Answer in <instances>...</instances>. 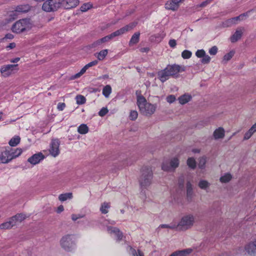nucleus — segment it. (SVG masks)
<instances>
[{"label": "nucleus", "instance_id": "nucleus-1", "mask_svg": "<svg viewBox=\"0 0 256 256\" xmlns=\"http://www.w3.org/2000/svg\"><path fill=\"white\" fill-rule=\"evenodd\" d=\"M136 104L141 114L150 116L154 113L156 104L148 102L142 96H137Z\"/></svg>", "mask_w": 256, "mask_h": 256}, {"label": "nucleus", "instance_id": "nucleus-2", "mask_svg": "<svg viewBox=\"0 0 256 256\" xmlns=\"http://www.w3.org/2000/svg\"><path fill=\"white\" fill-rule=\"evenodd\" d=\"M34 27V22L30 18H22L16 21L11 28L12 31L16 34L28 32Z\"/></svg>", "mask_w": 256, "mask_h": 256}, {"label": "nucleus", "instance_id": "nucleus-3", "mask_svg": "<svg viewBox=\"0 0 256 256\" xmlns=\"http://www.w3.org/2000/svg\"><path fill=\"white\" fill-rule=\"evenodd\" d=\"M153 173L152 168L148 166H143L140 170L138 182L142 188H146L152 183Z\"/></svg>", "mask_w": 256, "mask_h": 256}, {"label": "nucleus", "instance_id": "nucleus-4", "mask_svg": "<svg viewBox=\"0 0 256 256\" xmlns=\"http://www.w3.org/2000/svg\"><path fill=\"white\" fill-rule=\"evenodd\" d=\"M195 222V216L192 214L183 216L180 222L176 223L178 230L186 231L192 227Z\"/></svg>", "mask_w": 256, "mask_h": 256}, {"label": "nucleus", "instance_id": "nucleus-5", "mask_svg": "<svg viewBox=\"0 0 256 256\" xmlns=\"http://www.w3.org/2000/svg\"><path fill=\"white\" fill-rule=\"evenodd\" d=\"M61 248L67 252H71L76 247V240L72 234H67L64 236L60 241Z\"/></svg>", "mask_w": 256, "mask_h": 256}, {"label": "nucleus", "instance_id": "nucleus-6", "mask_svg": "<svg viewBox=\"0 0 256 256\" xmlns=\"http://www.w3.org/2000/svg\"><path fill=\"white\" fill-rule=\"evenodd\" d=\"M180 160L178 156L172 157L168 160H164L162 165V169L168 172H172L178 166Z\"/></svg>", "mask_w": 256, "mask_h": 256}, {"label": "nucleus", "instance_id": "nucleus-7", "mask_svg": "<svg viewBox=\"0 0 256 256\" xmlns=\"http://www.w3.org/2000/svg\"><path fill=\"white\" fill-rule=\"evenodd\" d=\"M62 7L61 0H48L44 2L42 9L46 12H54Z\"/></svg>", "mask_w": 256, "mask_h": 256}, {"label": "nucleus", "instance_id": "nucleus-8", "mask_svg": "<svg viewBox=\"0 0 256 256\" xmlns=\"http://www.w3.org/2000/svg\"><path fill=\"white\" fill-rule=\"evenodd\" d=\"M30 10V6L28 5H21L18 6L15 9V12H11L9 15L8 18H6L4 24H8L17 18L16 12H26Z\"/></svg>", "mask_w": 256, "mask_h": 256}, {"label": "nucleus", "instance_id": "nucleus-9", "mask_svg": "<svg viewBox=\"0 0 256 256\" xmlns=\"http://www.w3.org/2000/svg\"><path fill=\"white\" fill-rule=\"evenodd\" d=\"M60 142L58 140L54 139L52 140L48 149L50 156L56 158L59 155L60 153Z\"/></svg>", "mask_w": 256, "mask_h": 256}, {"label": "nucleus", "instance_id": "nucleus-10", "mask_svg": "<svg viewBox=\"0 0 256 256\" xmlns=\"http://www.w3.org/2000/svg\"><path fill=\"white\" fill-rule=\"evenodd\" d=\"M245 254L250 256H256V238L247 243L244 247Z\"/></svg>", "mask_w": 256, "mask_h": 256}, {"label": "nucleus", "instance_id": "nucleus-11", "mask_svg": "<svg viewBox=\"0 0 256 256\" xmlns=\"http://www.w3.org/2000/svg\"><path fill=\"white\" fill-rule=\"evenodd\" d=\"M18 64H8L3 66L0 68V73L4 77H8L13 73V70L15 68L18 66Z\"/></svg>", "mask_w": 256, "mask_h": 256}, {"label": "nucleus", "instance_id": "nucleus-12", "mask_svg": "<svg viewBox=\"0 0 256 256\" xmlns=\"http://www.w3.org/2000/svg\"><path fill=\"white\" fill-rule=\"evenodd\" d=\"M170 76H174L178 74L180 72H184L185 67L178 64H174L168 66L166 67Z\"/></svg>", "mask_w": 256, "mask_h": 256}, {"label": "nucleus", "instance_id": "nucleus-13", "mask_svg": "<svg viewBox=\"0 0 256 256\" xmlns=\"http://www.w3.org/2000/svg\"><path fill=\"white\" fill-rule=\"evenodd\" d=\"M44 158V156L41 152H40L30 157L28 160V162L32 165H36L39 164Z\"/></svg>", "mask_w": 256, "mask_h": 256}, {"label": "nucleus", "instance_id": "nucleus-14", "mask_svg": "<svg viewBox=\"0 0 256 256\" xmlns=\"http://www.w3.org/2000/svg\"><path fill=\"white\" fill-rule=\"evenodd\" d=\"M62 7L66 9H70L76 7L79 4L78 0H62Z\"/></svg>", "mask_w": 256, "mask_h": 256}, {"label": "nucleus", "instance_id": "nucleus-15", "mask_svg": "<svg viewBox=\"0 0 256 256\" xmlns=\"http://www.w3.org/2000/svg\"><path fill=\"white\" fill-rule=\"evenodd\" d=\"M225 136V130L222 127L216 128L213 132L212 137L214 140L223 139Z\"/></svg>", "mask_w": 256, "mask_h": 256}, {"label": "nucleus", "instance_id": "nucleus-16", "mask_svg": "<svg viewBox=\"0 0 256 256\" xmlns=\"http://www.w3.org/2000/svg\"><path fill=\"white\" fill-rule=\"evenodd\" d=\"M107 231L108 234L114 236L117 240H122V234L118 228L108 226H107Z\"/></svg>", "mask_w": 256, "mask_h": 256}, {"label": "nucleus", "instance_id": "nucleus-17", "mask_svg": "<svg viewBox=\"0 0 256 256\" xmlns=\"http://www.w3.org/2000/svg\"><path fill=\"white\" fill-rule=\"evenodd\" d=\"M180 4L176 0H169L165 4V8L168 10L176 11L178 10Z\"/></svg>", "mask_w": 256, "mask_h": 256}, {"label": "nucleus", "instance_id": "nucleus-18", "mask_svg": "<svg viewBox=\"0 0 256 256\" xmlns=\"http://www.w3.org/2000/svg\"><path fill=\"white\" fill-rule=\"evenodd\" d=\"M26 218V216L22 214H18L15 216L11 217L10 218V220L13 224L14 226H15L21 222H22Z\"/></svg>", "mask_w": 256, "mask_h": 256}, {"label": "nucleus", "instance_id": "nucleus-19", "mask_svg": "<svg viewBox=\"0 0 256 256\" xmlns=\"http://www.w3.org/2000/svg\"><path fill=\"white\" fill-rule=\"evenodd\" d=\"M10 151L8 150H5L0 154V164H7L11 161Z\"/></svg>", "mask_w": 256, "mask_h": 256}, {"label": "nucleus", "instance_id": "nucleus-20", "mask_svg": "<svg viewBox=\"0 0 256 256\" xmlns=\"http://www.w3.org/2000/svg\"><path fill=\"white\" fill-rule=\"evenodd\" d=\"M169 72L168 70L166 68L164 69L159 71L158 72V78L162 82H164L168 80L171 76L170 74H168Z\"/></svg>", "mask_w": 256, "mask_h": 256}, {"label": "nucleus", "instance_id": "nucleus-21", "mask_svg": "<svg viewBox=\"0 0 256 256\" xmlns=\"http://www.w3.org/2000/svg\"><path fill=\"white\" fill-rule=\"evenodd\" d=\"M244 28H239L237 29L234 34L231 36L230 40L232 42H235L240 40L242 36Z\"/></svg>", "mask_w": 256, "mask_h": 256}, {"label": "nucleus", "instance_id": "nucleus-22", "mask_svg": "<svg viewBox=\"0 0 256 256\" xmlns=\"http://www.w3.org/2000/svg\"><path fill=\"white\" fill-rule=\"evenodd\" d=\"M210 186V182L206 180L201 179L198 182V186L204 190L207 191Z\"/></svg>", "mask_w": 256, "mask_h": 256}, {"label": "nucleus", "instance_id": "nucleus-23", "mask_svg": "<svg viewBox=\"0 0 256 256\" xmlns=\"http://www.w3.org/2000/svg\"><path fill=\"white\" fill-rule=\"evenodd\" d=\"M110 40L109 36H106L102 38H100L94 42L92 46V48H95L101 46L102 44L109 41Z\"/></svg>", "mask_w": 256, "mask_h": 256}, {"label": "nucleus", "instance_id": "nucleus-24", "mask_svg": "<svg viewBox=\"0 0 256 256\" xmlns=\"http://www.w3.org/2000/svg\"><path fill=\"white\" fill-rule=\"evenodd\" d=\"M192 252V250L190 248L184 250H178L173 252L170 256H186L188 254Z\"/></svg>", "mask_w": 256, "mask_h": 256}, {"label": "nucleus", "instance_id": "nucleus-25", "mask_svg": "<svg viewBox=\"0 0 256 256\" xmlns=\"http://www.w3.org/2000/svg\"><path fill=\"white\" fill-rule=\"evenodd\" d=\"M192 96L188 94H184L178 98L179 102L182 104H184L190 100Z\"/></svg>", "mask_w": 256, "mask_h": 256}, {"label": "nucleus", "instance_id": "nucleus-26", "mask_svg": "<svg viewBox=\"0 0 256 256\" xmlns=\"http://www.w3.org/2000/svg\"><path fill=\"white\" fill-rule=\"evenodd\" d=\"M72 198V192H67L62 194L58 196V200L60 202H64L68 200H70Z\"/></svg>", "mask_w": 256, "mask_h": 256}, {"label": "nucleus", "instance_id": "nucleus-27", "mask_svg": "<svg viewBox=\"0 0 256 256\" xmlns=\"http://www.w3.org/2000/svg\"><path fill=\"white\" fill-rule=\"evenodd\" d=\"M232 178V175L229 172H226L220 176V180L222 183H226L229 182Z\"/></svg>", "mask_w": 256, "mask_h": 256}, {"label": "nucleus", "instance_id": "nucleus-28", "mask_svg": "<svg viewBox=\"0 0 256 256\" xmlns=\"http://www.w3.org/2000/svg\"><path fill=\"white\" fill-rule=\"evenodd\" d=\"M22 152V149L20 148H17L14 150H12V151H10V156L12 160L18 156H20Z\"/></svg>", "mask_w": 256, "mask_h": 256}, {"label": "nucleus", "instance_id": "nucleus-29", "mask_svg": "<svg viewBox=\"0 0 256 256\" xmlns=\"http://www.w3.org/2000/svg\"><path fill=\"white\" fill-rule=\"evenodd\" d=\"M108 54V50L106 49L100 50L99 52L95 54L96 56L99 60H102L104 59Z\"/></svg>", "mask_w": 256, "mask_h": 256}, {"label": "nucleus", "instance_id": "nucleus-30", "mask_svg": "<svg viewBox=\"0 0 256 256\" xmlns=\"http://www.w3.org/2000/svg\"><path fill=\"white\" fill-rule=\"evenodd\" d=\"M136 26L134 24H130L128 25H126L125 26L120 28L119 30L120 34H122L126 32L132 30Z\"/></svg>", "mask_w": 256, "mask_h": 256}, {"label": "nucleus", "instance_id": "nucleus-31", "mask_svg": "<svg viewBox=\"0 0 256 256\" xmlns=\"http://www.w3.org/2000/svg\"><path fill=\"white\" fill-rule=\"evenodd\" d=\"M78 132L82 134H85L88 132V128L85 124H80L78 128Z\"/></svg>", "mask_w": 256, "mask_h": 256}, {"label": "nucleus", "instance_id": "nucleus-32", "mask_svg": "<svg viewBox=\"0 0 256 256\" xmlns=\"http://www.w3.org/2000/svg\"><path fill=\"white\" fill-rule=\"evenodd\" d=\"M246 16L244 14H241L238 16H236V18H232L228 20V26L232 25V24H236V22L239 20H242Z\"/></svg>", "mask_w": 256, "mask_h": 256}, {"label": "nucleus", "instance_id": "nucleus-33", "mask_svg": "<svg viewBox=\"0 0 256 256\" xmlns=\"http://www.w3.org/2000/svg\"><path fill=\"white\" fill-rule=\"evenodd\" d=\"M207 161L206 156H202L198 160V166L200 169L204 170L206 168V164Z\"/></svg>", "mask_w": 256, "mask_h": 256}, {"label": "nucleus", "instance_id": "nucleus-34", "mask_svg": "<svg viewBox=\"0 0 256 256\" xmlns=\"http://www.w3.org/2000/svg\"><path fill=\"white\" fill-rule=\"evenodd\" d=\"M12 222H10V220H9L8 221L3 222L0 224V230L10 229L14 226L13 224H12Z\"/></svg>", "mask_w": 256, "mask_h": 256}, {"label": "nucleus", "instance_id": "nucleus-35", "mask_svg": "<svg viewBox=\"0 0 256 256\" xmlns=\"http://www.w3.org/2000/svg\"><path fill=\"white\" fill-rule=\"evenodd\" d=\"M110 208V204L108 202H104L101 205L100 211L102 214H107L108 212V208Z\"/></svg>", "mask_w": 256, "mask_h": 256}, {"label": "nucleus", "instance_id": "nucleus-36", "mask_svg": "<svg viewBox=\"0 0 256 256\" xmlns=\"http://www.w3.org/2000/svg\"><path fill=\"white\" fill-rule=\"evenodd\" d=\"M20 136H15L10 139L8 144L11 146H15L20 143Z\"/></svg>", "mask_w": 256, "mask_h": 256}, {"label": "nucleus", "instance_id": "nucleus-37", "mask_svg": "<svg viewBox=\"0 0 256 256\" xmlns=\"http://www.w3.org/2000/svg\"><path fill=\"white\" fill-rule=\"evenodd\" d=\"M112 91L111 86L110 85H106L102 89V94L106 98H108Z\"/></svg>", "mask_w": 256, "mask_h": 256}, {"label": "nucleus", "instance_id": "nucleus-38", "mask_svg": "<svg viewBox=\"0 0 256 256\" xmlns=\"http://www.w3.org/2000/svg\"><path fill=\"white\" fill-rule=\"evenodd\" d=\"M176 222H172L169 224H163L160 226L159 228H166L172 230H178V226H176Z\"/></svg>", "mask_w": 256, "mask_h": 256}, {"label": "nucleus", "instance_id": "nucleus-39", "mask_svg": "<svg viewBox=\"0 0 256 256\" xmlns=\"http://www.w3.org/2000/svg\"><path fill=\"white\" fill-rule=\"evenodd\" d=\"M186 194L188 198H191L193 196V188L192 184L190 182L186 183Z\"/></svg>", "mask_w": 256, "mask_h": 256}, {"label": "nucleus", "instance_id": "nucleus-40", "mask_svg": "<svg viewBox=\"0 0 256 256\" xmlns=\"http://www.w3.org/2000/svg\"><path fill=\"white\" fill-rule=\"evenodd\" d=\"M186 164L192 170L196 168V161L193 158H189L187 160Z\"/></svg>", "mask_w": 256, "mask_h": 256}, {"label": "nucleus", "instance_id": "nucleus-41", "mask_svg": "<svg viewBox=\"0 0 256 256\" xmlns=\"http://www.w3.org/2000/svg\"><path fill=\"white\" fill-rule=\"evenodd\" d=\"M140 35L139 32L134 34L130 41V44H134L138 43L139 41Z\"/></svg>", "mask_w": 256, "mask_h": 256}, {"label": "nucleus", "instance_id": "nucleus-42", "mask_svg": "<svg viewBox=\"0 0 256 256\" xmlns=\"http://www.w3.org/2000/svg\"><path fill=\"white\" fill-rule=\"evenodd\" d=\"M76 100L78 104H82L85 103L86 99L85 97L82 95H78L76 96Z\"/></svg>", "mask_w": 256, "mask_h": 256}, {"label": "nucleus", "instance_id": "nucleus-43", "mask_svg": "<svg viewBox=\"0 0 256 256\" xmlns=\"http://www.w3.org/2000/svg\"><path fill=\"white\" fill-rule=\"evenodd\" d=\"M192 55V52L188 50H184L182 52V56L184 59H188Z\"/></svg>", "mask_w": 256, "mask_h": 256}, {"label": "nucleus", "instance_id": "nucleus-44", "mask_svg": "<svg viewBox=\"0 0 256 256\" xmlns=\"http://www.w3.org/2000/svg\"><path fill=\"white\" fill-rule=\"evenodd\" d=\"M92 6V4L90 3H85L83 4L80 7V10L82 12H86Z\"/></svg>", "mask_w": 256, "mask_h": 256}, {"label": "nucleus", "instance_id": "nucleus-45", "mask_svg": "<svg viewBox=\"0 0 256 256\" xmlns=\"http://www.w3.org/2000/svg\"><path fill=\"white\" fill-rule=\"evenodd\" d=\"M88 66H86V65L84 67H83L82 70H80V71L76 74L74 76V78H78L79 77H80L81 76H82L84 73L86 72V70L88 69Z\"/></svg>", "mask_w": 256, "mask_h": 256}, {"label": "nucleus", "instance_id": "nucleus-46", "mask_svg": "<svg viewBox=\"0 0 256 256\" xmlns=\"http://www.w3.org/2000/svg\"><path fill=\"white\" fill-rule=\"evenodd\" d=\"M88 66H86V65L84 67H83L82 70H80V71L76 74L74 76V78H78L79 77H80L81 76H82L84 73L86 72V70L88 69Z\"/></svg>", "mask_w": 256, "mask_h": 256}, {"label": "nucleus", "instance_id": "nucleus-47", "mask_svg": "<svg viewBox=\"0 0 256 256\" xmlns=\"http://www.w3.org/2000/svg\"><path fill=\"white\" fill-rule=\"evenodd\" d=\"M88 66H86V65L84 67H83L82 70H80V71L76 74L74 76V78H78L79 77H80L81 76H82L84 73L86 72V70L88 69Z\"/></svg>", "mask_w": 256, "mask_h": 256}, {"label": "nucleus", "instance_id": "nucleus-48", "mask_svg": "<svg viewBox=\"0 0 256 256\" xmlns=\"http://www.w3.org/2000/svg\"><path fill=\"white\" fill-rule=\"evenodd\" d=\"M138 116V113L136 110H131L130 114V118L132 120H136Z\"/></svg>", "mask_w": 256, "mask_h": 256}, {"label": "nucleus", "instance_id": "nucleus-49", "mask_svg": "<svg viewBox=\"0 0 256 256\" xmlns=\"http://www.w3.org/2000/svg\"><path fill=\"white\" fill-rule=\"evenodd\" d=\"M234 55V52L232 51L226 54L224 56L223 60L226 62H228V60H230L232 57Z\"/></svg>", "mask_w": 256, "mask_h": 256}, {"label": "nucleus", "instance_id": "nucleus-50", "mask_svg": "<svg viewBox=\"0 0 256 256\" xmlns=\"http://www.w3.org/2000/svg\"><path fill=\"white\" fill-rule=\"evenodd\" d=\"M210 56L208 54H205L204 56L202 58V59L201 60L202 63L204 64H206L210 62Z\"/></svg>", "mask_w": 256, "mask_h": 256}, {"label": "nucleus", "instance_id": "nucleus-51", "mask_svg": "<svg viewBox=\"0 0 256 256\" xmlns=\"http://www.w3.org/2000/svg\"><path fill=\"white\" fill-rule=\"evenodd\" d=\"M206 54L204 50H198L196 52V56L199 58H202Z\"/></svg>", "mask_w": 256, "mask_h": 256}, {"label": "nucleus", "instance_id": "nucleus-52", "mask_svg": "<svg viewBox=\"0 0 256 256\" xmlns=\"http://www.w3.org/2000/svg\"><path fill=\"white\" fill-rule=\"evenodd\" d=\"M130 250L134 256H144V254L140 250L136 251L135 250L132 248H130Z\"/></svg>", "mask_w": 256, "mask_h": 256}, {"label": "nucleus", "instance_id": "nucleus-53", "mask_svg": "<svg viewBox=\"0 0 256 256\" xmlns=\"http://www.w3.org/2000/svg\"><path fill=\"white\" fill-rule=\"evenodd\" d=\"M254 133L252 130H251V129L250 128L246 134H244V140H248L252 136Z\"/></svg>", "mask_w": 256, "mask_h": 256}, {"label": "nucleus", "instance_id": "nucleus-54", "mask_svg": "<svg viewBox=\"0 0 256 256\" xmlns=\"http://www.w3.org/2000/svg\"><path fill=\"white\" fill-rule=\"evenodd\" d=\"M218 48L216 46H213L208 50V52L210 55L214 56L218 52Z\"/></svg>", "mask_w": 256, "mask_h": 256}, {"label": "nucleus", "instance_id": "nucleus-55", "mask_svg": "<svg viewBox=\"0 0 256 256\" xmlns=\"http://www.w3.org/2000/svg\"><path fill=\"white\" fill-rule=\"evenodd\" d=\"M108 112V108L104 107L98 112V115L100 116H104Z\"/></svg>", "mask_w": 256, "mask_h": 256}, {"label": "nucleus", "instance_id": "nucleus-56", "mask_svg": "<svg viewBox=\"0 0 256 256\" xmlns=\"http://www.w3.org/2000/svg\"><path fill=\"white\" fill-rule=\"evenodd\" d=\"M176 99V96L172 94L168 96L166 98L167 102H168L170 104H172L173 102H174Z\"/></svg>", "mask_w": 256, "mask_h": 256}, {"label": "nucleus", "instance_id": "nucleus-57", "mask_svg": "<svg viewBox=\"0 0 256 256\" xmlns=\"http://www.w3.org/2000/svg\"><path fill=\"white\" fill-rule=\"evenodd\" d=\"M120 32L119 31V30H118L108 35L110 40L113 38H114L116 37V36H120Z\"/></svg>", "mask_w": 256, "mask_h": 256}, {"label": "nucleus", "instance_id": "nucleus-58", "mask_svg": "<svg viewBox=\"0 0 256 256\" xmlns=\"http://www.w3.org/2000/svg\"><path fill=\"white\" fill-rule=\"evenodd\" d=\"M65 107H66V104H65L64 103V102H59L58 104L57 108L59 110L62 111V110H64Z\"/></svg>", "mask_w": 256, "mask_h": 256}, {"label": "nucleus", "instance_id": "nucleus-59", "mask_svg": "<svg viewBox=\"0 0 256 256\" xmlns=\"http://www.w3.org/2000/svg\"><path fill=\"white\" fill-rule=\"evenodd\" d=\"M168 44H169L170 47H171L172 48H174L176 47V40L174 39L170 40L168 42Z\"/></svg>", "mask_w": 256, "mask_h": 256}, {"label": "nucleus", "instance_id": "nucleus-60", "mask_svg": "<svg viewBox=\"0 0 256 256\" xmlns=\"http://www.w3.org/2000/svg\"><path fill=\"white\" fill-rule=\"evenodd\" d=\"M98 61L97 60H94V61H92V62L88 63L86 65L88 66V68H89L90 67H92V66L96 65L98 64Z\"/></svg>", "mask_w": 256, "mask_h": 256}, {"label": "nucleus", "instance_id": "nucleus-61", "mask_svg": "<svg viewBox=\"0 0 256 256\" xmlns=\"http://www.w3.org/2000/svg\"><path fill=\"white\" fill-rule=\"evenodd\" d=\"M72 217V219L74 220V221H76V220H78V218H82V216L80 215V214H72L71 216Z\"/></svg>", "mask_w": 256, "mask_h": 256}, {"label": "nucleus", "instance_id": "nucleus-62", "mask_svg": "<svg viewBox=\"0 0 256 256\" xmlns=\"http://www.w3.org/2000/svg\"><path fill=\"white\" fill-rule=\"evenodd\" d=\"M14 36L12 34H6L5 36L2 39V40H4L5 39H10L12 40L14 38Z\"/></svg>", "mask_w": 256, "mask_h": 256}, {"label": "nucleus", "instance_id": "nucleus-63", "mask_svg": "<svg viewBox=\"0 0 256 256\" xmlns=\"http://www.w3.org/2000/svg\"><path fill=\"white\" fill-rule=\"evenodd\" d=\"M16 44L14 42H12V43L10 44L6 48L8 50H9L12 49V48H14L16 47Z\"/></svg>", "mask_w": 256, "mask_h": 256}, {"label": "nucleus", "instance_id": "nucleus-64", "mask_svg": "<svg viewBox=\"0 0 256 256\" xmlns=\"http://www.w3.org/2000/svg\"><path fill=\"white\" fill-rule=\"evenodd\" d=\"M64 210V208L63 206L60 205L58 207L56 212L57 213L60 214V212H63Z\"/></svg>", "mask_w": 256, "mask_h": 256}]
</instances>
